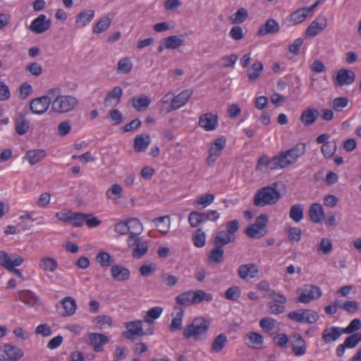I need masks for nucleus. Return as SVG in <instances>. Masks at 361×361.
I'll return each instance as SVG.
<instances>
[{
	"label": "nucleus",
	"mask_w": 361,
	"mask_h": 361,
	"mask_svg": "<svg viewBox=\"0 0 361 361\" xmlns=\"http://www.w3.org/2000/svg\"><path fill=\"white\" fill-rule=\"evenodd\" d=\"M51 25V20L47 19L45 15L40 14L32 21L29 30L35 34H42L48 30Z\"/></svg>",
	"instance_id": "nucleus-12"
},
{
	"label": "nucleus",
	"mask_w": 361,
	"mask_h": 361,
	"mask_svg": "<svg viewBox=\"0 0 361 361\" xmlns=\"http://www.w3.org/2000/svg\"><path fill=\"white\" fill-rule=\"evenodd\" d=\"M163 312V308L161 307H154L150 308L144 317V322L148 324L149 326H153L154 320L158 319Z\"/></svg>",
	"instance_id": "nucleus-31"
},
{
	"label": "nucleus",
	"mask_w": 361,
	"mask_h": 361,
	"mask_svg": "<svg viewBox=\"0 0 361 361\" xmlns=\"http://www.w3.org/2000/svg\"><path fill=\"white\" fill-rule=\"evenodd\" d=\"M59 303L62 305L63 309V312H59L60 315L63 317H70L75 314L77 309V305L75 299L72 297H65L59 301Z\"/></svg>",
	"instance_id": "nucleus-20"
},
{
	"label": "nucleus",
	"mask_w": 361,
	"mask_h": 361,
	"mask_svg": "<svg viewBox=\"0 0 361 361\" xmlns=\"http://www.w3.org/2000/svg\"><path fill=\"white\" fill-rule=\"evenodd\" d=\"M267 216L265 214L259 216L255 224L250 225L245 233L251 238H259L267 234Z\"/></svg>",
	"instance_id": "nucleus-7"
},
{
	"label": "nucleus",
	"mask_w": 361,
	"mask_h": 361,
	"mask_svg": "<svg viewBox=\"0 0 361 361\" xmlns=\"http://www.w3.org/2000/svg\"><path fill=\"white\" fill-rule=\"evenodd\" d=\"M123 95V90L120 86L114 87L111 91H109L104 101V104L106 106H116L121 102V97Z\"/></svg>",
	"instance_id": "nucleus-18"
},
{
	"label": "nucleus",
	"mask_w": 361,
	"mask_h": 361,
	"mask_svg": "<svg viewBox=\"0 0 361 361\" xmlns=\"http://www.w3.org/2000/svg\"><path fill=\"white\" fill-rule=\"evenodd\" d=\"M129 228V234L139 235L142 231V226L140 221L136 218H132L127 221Z\"/></svg>",
	"instance_id": "nucleus-49"
},
{
	"label": "nucleus",
	"mask_w": 361,
	"mask_h": 361,
	"mask_svg": "<svg viewBox=\"0 0 361 361\" xmlns=\"http://www.w3.org/2000/svg\"><path fill=\"white\" fill-rule=\"evenodd\" d=\"M349 99L345 97L335 98L330 104V106L336 111H341L348 106Z\"/></svg>",
	"instance_id": "nucleus-52"
},
{
	"label": "nucleus",
	"mask_w": 361,
	"mask_h": 361,
	"mask_svg": "<svg viewBox=\"0 0 361 361\" xmlns=\"http://www.w3.org/2000/svg\"><path fill=\"white\" fill-rule=\"evenodd\" d=\"M89 336L90 344L93 346V349L95 352L102 351V345L109 342L108 337L102 334L92 333Z\"/></svg>",
	"instance_id": "nucleus-24"
},
{
	"label": "nucleus",
	"mask_w": 361,
	"mask_h": 361,
	"mask_svg": "<svg viewBox=\"0 0 361 361\" xmlns=\"http://www.w3.org/2000/svg\"><path fill=\"white\" fill-rule=\"evenodd\" d=\"M151 99L145 94H142L138 97H133L131 99L132 106L137 111H145L151 104Z\"/></svg>",
	"instance_id": "nucleus-28"
},
{
	"label": "nucleus",
	"mask_w": 361,
	"mask_h": 361,
	"mask_svg": "<svg viewBox=\"0 0 361 361\" xmlns=\"http://www.w3.org/2000/svg\"><path fill=\"white\" fill-rule=\"evenodd\" d=\"M23 355V351L17 346L5 344L0 347V360L18 361Z\"/></svg>",
	"instance_id": "nucleus-9"
},
{
	"label": "nucleus",
	"mask_w": 361,
	"mask_h": 361,
	"mask_svg": "<svg viewBox=\"0 0 361 361\" xmlns=\"http://www.w3.org/2000/svg\"><path fill=\"white\" fill-rule=\"evenodd\" d=\"M111 318L108 315H99L94 319V323L100 329H103L105 325L111 326Z\"/></svg>",
	"instance_id": "nucleus-63"
},
{
	"label": "nucleus",
	"mask_w": 361,
	"mask_h": 361,
	"mask_svg": "<svg viewBox=\"0 0 361 361\" xmlns=\"http://www.w3.org/2000/svg\"><path fill=\"white\" fill-rule=\"evenodd\" d=\"M337 149V145L335 140L329 141L324 143L322 147L321 151L325 158H331L336 153Z\"/></svg>",
	"instance_id": "nucleus-47"
},
{
	"label": "nucleus",
	"mask_w": 361,
	"mask_h": 361,
	"mask_svg": "<svg viewBox=\"0 0 361 361\" xmlns=\"http://www.w3.org/2000/svg\"><path fill=\"white\" fill-rule=\"evenodd\" d=\"M29 127V122L26 120L25 116L20 114L15 119V129L16 133L20 135H23L27 132Z\"/></svg>",
	"instance_id": "nucleus-34"
},
{
	"label": "nucleus",
	"mask_w": 361,
	"mask_h": 361,
	"mask_svg": "<svg viewBox=\"0 0 361 361\" xmlns=\"http://www.w3.org/2000/svg\"><path fill=\"white\" fill-rule=\"evenodd\" d=\"M289 216L295 222H300L304 216V208L302 205L300 204L293 205L290 209Z\"/></svg>",
	"instance_id": "nucleus-42"
},
{
	"label": "nucleus",
	"mask_w": 361,
	"mask_h": 361,
	"mask_svg": "<svg viewBox=\"0 0 361 361\" xmlns=\"http://www.w3.org/2000/svg\"><path fill=\"white\" fill-rule=\"evenodd\" d=\"M133 63L128 58L121 59L117 64V71L119 73L126 74L131 71Z\"/></svg>",
	"instance_id": "nucleus-53"
},
{
	"label": "nucleus",
	"mask_w": 361,
	"mask_h": 361,
	"mask_svg": "<svg viewBox=\"0 0 361 361\" xmlns=\"http://www.w3.org/2000/svg\"><path fill=\"white\" fill-rule=\"evenodd\" d=\"M240 288L238 286H233L225 291L224 297L228 300L237 301L240 297Z\"/></svg>",
	"instance_id": "nucleus-55"
},
{
	"label": "nucleus",
	"mask_w": 361,
	"mask_h": 361,
	"mask_svg": "<svg viewBox=\"0 0 361 361\" xmlns=\"http://www.w3.org/2000/svg\"><path fill=\"white\" fill-rule=\"evenodd\" d=\"M343 333L339 327H331L325 329L322 335L324 343H328L336 341Z\"/></svg>",
	"instance_id": "nucleus-26"
},
{
	"label": "nucleus",
	"mask_w": 361,
	"mask_h": 361,
	"mask_svg": "<svg viewBox=\"0 0 361 361\" xmlns=\"http://www.w3.org/2000/svg\"><path fill=\"white\" fill-rule=\"evenodd\" d=\"M277 183L271 186H265L259 189L254 196L253 203L257 207L273 205L281 198V192L276 189Z\"/></svg>",
	"instance_id": "nucleus-1"
},
{
	"label": "nucleus",
	"mask_w": 361,
	"mask_h": 361,
	"mask_svg": "<svg viewBox=\"0 0 361 361\" xmlns=\"http://www.w3.org/2000/svg\"><path fill=\"white\" fill-rule=\"evenodd\" d=\"M16 298L20 300L28 306L34 307L39 305V298L31 290H23L16 293Z\"/></svg>",
	"instance_id": "nucleus-19"
},
{
	"label": "nucleus",
	"mask_w": 361,
	"mask_h": 361,
	"mask_svg": "<svg viewBox=\"0 0 361 361\" xmlns=\"http://www.w3.org/2000/svg\"><path fill=\"white\" fill-rule=\"evenodd\" d=\"M46 154L44 149L29 150L25 154V159L31 165H35L44 159Z\"/></svg>",
	"instance_id": "nucleus-32"
},
{
	"label": "nucleus",
	"mask_w": 361,
	"mask_h": 361,
	"mask_svg": "<svg viewBox=\"0 0 361 361\" xmlns=\"http://www.w3.org/2000/svg\"><path fill=\"white\" fill-rule=\"evenodd\" d=\"M157 227L158 231L164 234L169 232L170 228V217L169 216H164L156 218L153 220Z\"/></svg>",
	"instance_id": "nucleus-38"
},
{
	"label": "nucleus",
	"mask_w": 361,
	"mask_h": 361,
	"mask_svg": "<svg viewBox=\"0 0 361 361\" xmlns=\"http://www.w3.org/2000/svg\"><path fill=\"white\" fill-rule=\"evenodd\" d=\"M61 90L51 99V109L59 114H64L74 109L78 104V99L71 95H61Z\"/></svg>",
	"instance_id": "nucleus-2"
},
{
	"label": "nucleus",
	"mask_w": 361,
	"mask_h": 361,
	"mask_svg": "<svg viewBox=\"0 0 361 361\" xmlns=\"http://www.w3.org/2000/svg\"><path fill=\"white\" fill-rule=\"evenodd\" d=\"M245 341L248 347L259 349L263 344V337L259 334L251 332L245 336Z\"/></svg>",
	"instance_id": "nucleus-29"
},
{
	"label": "nucleus",
	"mask_w": 361,
	"mask_h": 361,
	"mask_svg": "<svg viewBox=\"0 0 361 361\" xmlns=\"http://www.w3.org/2000/svg\"><path fill=\"white\" fill-rule=\"evenodd\" d=\"M259 273V269L255 264H241L238 269V274L240 279H247V277L255 278Z\"/></svg>",
	"instance_id": "nucleus-21"
},
{
	"label": "nucleus",
	"mask_w": 361,
	"mask_h": 361,
	"mask_svg": "<svg viewBox=\"0 0 361 361\" xmlns=\"http://www.w3.org/2000/svg\"><path fill=\"white\" fill-rule=\"evenodd\" d=\"M355 79V73L351 70L340 69L336 72V75L333 78L334 84L341 87L353 83Z\"/></svg>",
	"instance_id": "nucleus-11"
},
{
	"label": "nucleus",
	"mask_w": 361,
	"mask_h": 361,
	"mask_svg": "<svg viewBox=\"0 0 361 361\" xmlns=\"http://www.w3.org/2000/svg\"><path fill=\"white\" fill-rule=\"evenodd\" d=\"M233 241L234 240L230 236L229 233L226 231H221L218 232L215 236L214 239V244L215 246L223 247L224 245Z\"/></svg>",
	"instance_id": "nucleus-39"
},
{
	"label": "nucleus",
	"mask_w": 361,
	"mask_h": 361,
	"mask_svg": "<svg viewBox=\"0 0 361 361\" xmlns=\"http://www.w3.org/2000/svg\"><path fill=\"white\" fill-rule=\"evenodd\" d=\"M60 91L59 88L49 89L47 95L33 99L30 102V109L33 114H42L48 109L51 104V99L55 94Z\"/></svg>",
	"instance_id": "nucleus-5"
},
{
	"label": "nucleus",
	"mask_w": 361,
	"mask_h": 361,
	"mask_svg": "<svg viewBox=\"0 0 361 361\" xmlns=\"http://www.w3.org/2000/svg\"><path fill=\"white\" fill-rule=\"evenodd\" d=\"M297 293L299 295L297 301L302 303H308L311 300L318 299L322 294L319 287L310 284L305 285L302 288H298Z\"/></svg>",
	"instance_id": "nucleus-8"
},
{
	"label": "nucleus",
	"mask_w": 361,
	"mask_h": 361,
	"mask_svg": "<svg viewBox=\"0 0 361 361\" xmlns=\"http://www.w3.org/2000/svg\"><path fill=\"white\" fill-rule=\"evenodd\" d=\"M188 222L191 227L197 228L204 222L203 213L199 212H192L188 215Z\"/></svg>",
	"instance_id": "nucleus-51"
},
{
	"label": "nucleus",
	"mask_w": 361,
	"mask_h": 361,
	"mask_svg": "<svg viewBox=\"0 0 361 361\" xmlns=\"http://www.w3.org/2000/svg\"><path fill=\"white\" fill-rule=\"evenodd\" d=\"M278 160L277 154L271 158L264 154L258 159L256 169L261 171L264 166L271 171L279 169L280 164Z\"/></svg>",
	"instance_id": "nucleus-14"
},
{
	"label": "nucleus",
	"mask_w": 361,
	"mask_h": 361,
	"mask_svg": "<svg viewBox=\"0 0 361 361\" xmlns=\"http://www.w3.org/2000/svg\"><path fill=\"white\" fill-rule=\"evenodd\" d=\"M176 302L178 305L184 306H190L194 304L192 299V290L185 291L179 294L176 298Z\"/></svg>",
	"instance_id": "nucleus-45"
},
{
	"label": "nucleus",
	"mask_w": 361,
	"mask_h": 361,
	"mask_svg": "<svg viewBox=\"0 0 361 361\" xmlns=\"http://www.w3.org/2000/svg\"><path fill=\"white\" fill-rule=\"evenodd\" d=\"M192 299L194 304H198L203 301H212L213 296L211 293H206L203 290H197L192 291Z\"/></svg>",
	"instance_id": "nucleus-46"
},
{
	"label": "nucleus",
	"mask_w": 361,
	"mask_h": 361,
	"mask_svg": "<svg viewBox=\"0 0 361 361\" xmlns=\"http://www.w3.org/2000/svg\"><path fill=\"white\" fill-rule=\"evenodd\" d=\"M327 26V20L323 16H317L308 26L306 35L310 37H315Z\"/></svg>",
	"instance_id": "nucleus-13"
},
{
	"label": "nucleus",
	"mask_w": 361,
	"mask_h": 361,
	"mask_svg": "<svg viewBox=\"0 0 361 361\" xmlns=\"http://www.w3.org/2000/svg\"><path fill=\"white\" fill-rule=\"evenodd\" d=\"M227 337L224 334H220L213 341L211 350L214 353H219L227 343Z\"/></svg>",
	"instance_id": "nucleus-40"
},
{
	"label": "nucleus",
	"mask_w": 361,
	"mask_h": 361,
	"mask_svg": "<svg viewBox=\"0 0 361 361\" xmlns=\"http://www.w3.org/2000/svg\"><path fill=\"white\" fill-rule=\"evenodd\" d=\"M305 149L304 143H298L290 149L277 154L280 169H284L295 164L298 159L305 154Z\"/></svg>",
	"instance_id": "nucleus-3"
},
{
	"label": "nucleus",
	"mask_w": 361,
	"mask_h": 361,
	"mask_svg": "<svg viewBox=\"0 0 361 361\" xmlns=\"http://www.w3.org/2000/svg\"><path fill=\"white\" fill-rule=\"evenodd\" d=\"M111 274L112 278L118 281H127L130 276V270L121 265L115 264L111 267Z\"/></svg>",
	"instance_id": "nucleus-23"
},
{
	"label": "nucleus",
	"mask_w": 361,
	"mask_h": 361,
	"mask_svg": "<svg viewBox=\"0 0 361 361\" xmlns=\"http://www.w3.org/2000/svg\"><path fill=\"white\" fill-rule=\"evenodd\" d=\"M280 26L276 20L274 18H269L266 20L265 23L262 25L258 31V36H263L268 34H274L279 31Z\"/></svg>",
	"instance_id": "nucleus-22"
},
{
	"label": "nucleus",
	"mask_w": 361,
	"mask_h": 361,
	"mask_svg": "<svg viewBox=\"0 0 361 361\" xmlns=\"http://www.w3.org/2000/svg\"><path fill=\"white\" fill-rule=\"evenodd\" d=\"M206 235L201 228L196 230L193 236V243L197 247H202L205 245Z\"/></svg>",
	"instance_id": "nucleus-61"
},
{
	"label": "nucleus",
	"mask_w": 361,
	"mask_h": 361,
	"mask_svg": "<svg viewBox=\"0 0 361 361\" xmlns=\"http://www.w3.org/2000/svg\"><path fill=\"white\" fill-rule=\"evenodd\" d=\"M318 319L319 315L316 312L302 309V323L314 324Z\"/></svg>",
	"instance_id": "nucleus-59"
},
{
	"label": "nucleus",
	"mask_w": 361,
	"mask_h": 361,
	"mask_svg": "<svg viewBox=\"0 0 361 361\" xmlns=\"http://www.w3.org/2000/svg\"><path fill=\"white\" fill-rule=\"evenodd\" d=\"M193 94L191 89H187L180 92L178 95L173 97L171 99V109L177 110L182 106H185Z\"/></svg>",
	"instance_id": "nucleus-16"
},
{
	"label": "nucleus",
	"mask_w": 361,
	"mask_h": 361,
	"mask_svg": "<svg viewBox=\"0 0 361 361\" xmlns=\"http://www.w3.org/2000/svg\"><path fill=\"white\" fill-rule=\"evenodd\" d=\"M276 321L270 317H265L260 320L259 326L267 333H271L275 329Z\"/></svg>",
	"instance_id": "nucleus-56"
},
{
	"label": "nucleus",
	"mask_w": 361,
	"mask_h": 361,
	"mask_svg": "<svg viewBox=\"0 0 361 361\" xmlns=\"http://www.w3.org/2000/svg\"><path fill=\"white\" fill-rule=\"evenodd\" d=\"M148 248L149 246L147 241H140L132 250L131 255L135 259H140L147 252Z\"/></svg>",
	"instance_id": "nucleus-44"
},
{
	"label": "nucleus",
	"mask_w": 361,
	"mask_h": 361,
	"mask_svg": "<svg viewBox=\"0 0 361 361\" xmlns=\"http://www.w3.org/2000/svg\"><path fill=\"white\" fill-rule=\"evenodd\" d=\"M224 251L223 247L215 246L210 252L208 256V262L209 264H219L223 262Z\"/></svg>",
	"instance_id": "nucleus-37"
},
{
	"label": "nucleus",
	"mask_w": 361,
	"mask_h": 361,
	"mask_svg": "<svg viewBox=\"0 0 361 361\" xmlns=\"http://www.w3.org/2000/svg\"><path fill=\"white\" fill-rule=\"evenodd\" d=\"M288 238L291 243L299 242L302 236V231L298 227H290L288 231Z\"/></svg>",
	"instance_id": "nucleus-60"
},
{
	"label": "nucleus",
	"mask_w": 361,
	"mask_h": 361,
	"mask_svg": "<svg viewBox=\"0 0 361 361\" xmlns=\"http://www.w3.org/2000/svg\"><path fill=\"white\" fill-rule=\"evenodd\" d=\"M39 267L45 271L54 272L58 267V262L54 258L44 257L39 260Z\"/></svg>",
	"instance_id": "nucleus-33"
},
{
	"label": "nucleus",
	"mask_w": 361,
	"mask_h": 361,
	"mask_svg": "<svg viewBox=\"0 0 361 361\" xmlns=\"http://www.w3.org/2000/svg\"><path fill=\"white\" fill-rule=\"evenodd\" d=\"M319 112L313 108H308L304 110L300 116V121L305 126L312 125L317 120Z\"/></svg>",
	"instance_id": "nucleus-27"
},
{
	"label": "nucleus",
	"mask_w": 361,
	"mask_h": 361,
	"mask_svg": "<svg viewBox=\"0 0 361 361\" xmlns=\"http://www.w3.org/2000/svg\"><path fill=\"white\" fill-rule=\"evenodd\" d=\"M263 71V64L260 61H255L250 68L247 71V77L250 81L256 80L262 71Z\"/></svg>",
	"instance_id": "nucleus-41"
},
{
	"label": "nucleus",
	"mask_w": 361,
	"mask_h": 361,
	"mask_svg": "<svg viewBox=\"0 0 361 361\" xmlns=\"http://www.w3.org/2000/svg\"><path fill=\"white\" fill-rule=\"evenodd\" d=\"M309 215L311 221L314 223H319L324 217V210L322 204L314 203L309 210Z\"/></svg>",
	"instance_id": "nucleus-30"
},
{
	"label": "nucleus",
	"mask_w": 361,
	"mask_h": 361,
	"mask_svg": "<svg viewBox=\"0 0 361 361\" xmlns=\"http://www.w3.org/2000/svg\"><path fill=\"white\" fill-rule=\"evenodd\" d=\"M361 341V334L355 333L347 337L344 341L346 348H354Z\"/></svg>",
	"instance_id": "nucleus-64"
},
{
	"label": "nucleus",
	"mask_w": 361,
	"mask_h": 361,
	"mask_svg": "<svg viewBox=\"0 0 361 361\" xmlns=\"http://www.w3.org/2000/svg\"><path fill=\"white\" fill-rule=\"evenodd\" d=\"M209 326V323L205 319L198 317L186 326L183 331V335L186 338L193 337L195 340H198L201 335L205 334L207 332Z\"/></svg>",
	"instance_id": "nucleus-6"
},
{
	"label": "nucleus",
	"mask_w": 361,
	"mask_h": 361,
	"mask_svg": "<svg viewBox=\"0 0 361 361\" xmlns=\"http://www.w3.org/2000/svg\"><path fill=\"white\" fill-rule=\"evenodd\" d=\"M247 11L244 8H240L230 17V20L233 24H240L247 20Z\"/></svg>",
	"instance_id": "nucleus-50"
},
{
	"label": "nucleus",
	"mask_w": 361,
	"mask_h": 361,
	"mask_svg": "<svg viewBox=\"0 0 361 361\" xmlns=\"http://www.w3.org/2000/svg\"><path fill=\"white\" fill-rule=\"evenodd\" d=\"M111 24V20L108 17L105 16L102 18L95 25L93 28V32L99 34L106 31Z\"/></svg>",
	"instance_id": "nucleus-57"
},
{
	"label": "nucleus",
	"mask_w": 361,
	"mask_h": 361,
	"mask_svg": "<svg viewBox=\"0 0 361 361\" xmlns=\"http://www.w3.org/2000/svg\"><path fill=\"white\" fill-rule=\"evenodd\" d=\"M171 94L167 93L157 103L160 112L169 113L175 109H171Z\"/></svg>",
	"instance_id": "nucleus-43"
},
{
	"label": "nucleus",
	"mask_w": 361,
	"mask_h": 361,
	"mask_svg": "<svg viewBox=\"0 0 361 361\" xmlns=\"http://www.w3.org/2000/svg\"><path fill=\"white\" fill-rule=\"evenodd\" d=\"M164 47L169 49H175L183 44L182 35H171L164 38Z\"/></svg>",
	"instance_id": "nucleus-36"
},
{
	"label": "nucleus",
	"mask_w": 361,
	"mask_h": 361,
	"mask_svg": "<svg viewBox=\"0 0 361 361\" xmlns=\"http://www.w3.org/2000/svg\"><path fill=\"white\" fill-rule=\"evenodd\" d=\"M96 260L102 267H109L114 259L108 252L100 251L96 256Z\"/></svg>",
	"instance_id": "nucleus-54"
},
{
	"label": "nucleus",
	"mask_w": 361,
	"mask_h": 361,
	"mask_svg": "<svg viewBox=\"0 0 361 361\" xmlns=\"http://www.w3.org/2000/svg\"><path fill=\"white\" fill-rule=\"evenodd\" d=\"M332 250V243L328 238H322L319 247L317 252L323 255H327Z\"/></svg>",
	"instance_id": "nucleus-62"
},
{
	"label": "nucleus",
	"mask_w": 361,
	"mask_h": 361,
	"mask_svg": "<svg viewBox=\"0 0 361 361\" xmlns=\"http://www.w3.org/2000/svg\"><path fill=\"white\" fill-rule=\"evenodd\" d=\"M23 261V258L18 255H13L11 257L5 251H0V265L6 269L12 268V265L20 266Z\"/></svg>",
	"instance_id": "nucleus-17"
},
{
	"label": "nucleus",
	"mask_w": 361,
	"mask_h": 361,
	"mask_svg": "<svg viewBox=\"0 0 361 361\" xmlns=\"http://www.w3.org/2000/svg\"><path fill=\"white\" fill-rule=\"evenodd\" d=\"M151 137L147 134L137 135L134 140V149L136 152H145L151 143Z\"/></svg>",
	"instance_id": "nucleus-25"
},
{
	"label": "nucleus",
	"mask_w": 361,
	"mask_h": 361,
	"mask_svg": "<svg viewBox=\"0 0 361 361\" xmlns=\"http://www.w3.org/2000/svg\"><path fill=\"white\" fill-rule=\"evenodd\" d=\"M122 192V187L115 183L106 190V195L109 199L116 200L121 197Z\"/></svg>",
	"instance_id": "nucleus-58"
},
{
	"label": "nucleus",
	"mask_w": 361,
	"mask_h": 361,
	"mask_svg": "<svg viewBox=\"0 0 361 361\" xmlns=\"http://www.w3.org/2000/svg\"><path fill=\"white\" fill-rule=\"evenodd\" d=\"M94 16V12L92 10L80 12L76 16L75 23L78 27H84L92 21Z\"/></svg>",
	"instance_id": "nucleus-35"
},
{
	"label": "nucleus",
	"mask_w": 361,
	"mask_h": 361,
	"mask_svg": "<svg viewBox=\"0 0 361 361\" xmlns=\"http://www.w3.org/2000/svg\"><path fill=\"white\" fill-rule=\"evenodd\" d=\"M293 352L296 356H301L306 353L307 346L305 341L302 336L298 333H293L290 336Z\"/></svg>",
	"instance_id": "nucleus-15"
},
{
	"label": "nucleus",
	"mask_w": 361,
	"mask_h": 361,
	"mask_svg": "<svg viewBox=\"0 0 361 361\" xmlns=\"http://www.w3.org/2000/svg\"><path fill=\"white\" fill-rule=\"evenodd\" d=\"M307 16V11L306 7L299 8L292 13L290 16V20L294 25L303 22Z\"/></svg>",
	"instance_id": "nucleus-48"
},
{
	"label": "nucleus",
	"mask_w": 361,
	"mask_h": 361,
	"mask_svg": "<svg viewBox=\"0 0 361 361\" xmlns=\"http://www.w3.org/2000/svg\"><path fill=\"white\" fill-rule=\"evenodd\" d=\"M218 119L216 112H207L200 116L198 125L206 131H213L218 127Z\"/></svg>",
	"instance_id": "nucleus-10"
},
{
	"label": "nucleus",
	"mask_w": 361,
	"mask_h": 361,
	"mask_svg": "<svg viewBox=\"0 0 361 361\" xmlns=\"http://www.w3.org/2000/svg\"><path fill=\"white\" fill-rule=\"evenodd\" d=\"M142 324V322L141 320L125 322L124 326L127 329V331L122 333L123 337L131 341H134L135 336L141 337L143 336H150L154 334V326L148 327L144 330Z\"/></svg>",
	"instance_id": "nucleus-4"
}]
</instances>
